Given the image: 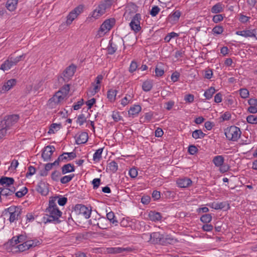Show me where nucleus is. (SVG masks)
<instances>
[{
  "mask_svg": "<svg viewBox=\"0 0 257 257\" xmlns=\"http://www.w3.org/2000/svg\"><path fill=\"white\" fill-rule=\"evenodd\" d=\"M46 216L43 217L44 222L46 223L47 222H54L59 223L61 222L59 217L62 215V212L58 208H53L51 210L46 209Z\"/></svg>",
  "mask_w": 257,
  "mask_h": 257,
  "instance_id": "f257e3e1",
  "label": "nucleus"
},
{
  "mask_svg": "<svg viewBox=\"0 0 257 257\" xmlns=\"http://www.w3.org/2000/svg\"><path fill=\"white\" fill-rule=\"evenodd\" d=\"M72 208L74 209L71 211V213H70L69 212H68L69 214V216L68 218V221H70V219L72 220V214L73 215L75 214H81L86 219L89 218L90 216L91 213V208L89 209L82 204H76L74 208L72 207Z\"/></svg>",
  "mask_w": 257,
  "mask_h": 257,
  "instance_id": "f03ea898",
  "label": "nucleus"
},
{
  "mask_svg": "<svg viewBox=\"0 0 257 257\" xmlns=\"http://www.w3.org/2000/svg\"><path fill=\"white\" fill-rule=\"evenodd\" d=\"M112 4V0H104L101 2L94 10L92 17L94 18H98L105 13L107 9H109Z\"/></svg>",
  "mask_w": 257,
  "mask_h": 257,
  "instance_id": "7ed1b4c3",
  "label": "nucleus"
},
{
  "mask_svg": "<svg viewBox=\"0 0 257 257\" xmlns=\"http://www.w3.org/2000/svg\"><path fill=\"white\" fill-rule=\"evenodd\" d=\"M241 134L240 128L235 126H231L225 130V136L229 141H237L240 137Z\"/></svg>",
  "mask_w": 257,
  "mask_h": 257,
  "instance_id": "20e7f679",
  "label": "nucleus"
},
{
  "mask_svg": "<svg viewBox=\"0 0 257 257\" xmlns=\"http://www.w3.org/2000/svg\"><path fill=\"white\" fill-rule=\"evenodd\" d=\"M83 6L82 5H79L71 11L67 16V20L66 21L67 25L68 26L71 25L72 22L78 17V16L83 12Z\"/></svg>",
  "mask_w": 257,
  "mask_h": 257,
  "instance_id": "39448f33",
  "label": "nucleus"
},
{
  "mask_svg": "<svg viewBox=\"0 0 257 257\" xmlns=\"http://www.w3.org/2000/svg\"><path fill=\"white\" fill-rule=\"evenodd\" d=\"M5 211L9 212L10 214L9 220L10 222H13L19 219L22 212V209L17 206H11L6 209Z\"/></svg>",
  "mask_w": 257,
  "mask_h": 257,
  "instance_id": "423d86ee",
  "label": "nucleus"
},
{
  "mask_svg": "<svg viewBox=\"0 0 257 257\" xmlns=\"http://www.w3.org/2000/svg\"><path fill=\"white\" fill-rule=\"evenodd\" d=\"M141 20V16L140 14H136L133 18L130 23V26L131 29L134 31L135 33L139 32L141 30L140 26V21Z\"/></svg>",
  "mask_w": 257,
  "mask_h": 257,
  "instance_id": "0eeeda50",
  "label": "nucleus"
},
{
  "mask_svg": "<svg viewBox=\"0 0 257 257\" xmlns=\"http://www.w3.org/2000/svg\"><path fill=\"white\" fill-rule=\"evenodd\" d=\"M76 68L75 65L72 64L65 69L62 74L63 77H62L65 82H68L72 78L76 70Z\"/></svg>",
  "mask_w": 257,
  "mask_h": 257,
  "instance_id": "6e6552de",
  "label": "nucleus"
},
{
  "mask_svg": "<svg viewBox=\"0 0 257 257\" xmlns=\"http://www.w3.org/2000/svg\"><path fill=\"white\" fill-rule=\"evenodd\" d=\"M59 92H56L52 97L49 99L47 103V106L49 108H55L63 100V98L59 95Z\"/></svg>",
  "mask_w": 257,
  "mask_h": 257,
  "instance_id": "1a4fd4ad",
  "label": "nucleus"
},
{
  "mask_svg": "<svg viewBox=\"0 0 257 257\" xmlns=\"http://www.w3.org/2000/svg\"><path fill=\"white\" fill-rule=\"evenodd\" d=\"M55 150V148L53 146H47L45 147L42 154V157L45 161H48L51 160L52 155Z\"/></svg>",
  "mask_w": 257,
  "mask_h": 257,
  "instance_id": "9d476101",
  "label": "nucleus"
},
{
  "mask_svg": "<svg viewBox=\"0 0 257 257\" xmlns=\"http://www.w3.org/2000/svg\"><path fill=\"white\" fill-rule=\"evenodd\" d=\"M19 119V116L18 114H13L6 116L4 120L5 121L6 127L9 128L11 126L16 123Z\"/></svg>",
  "mask_w": 257,
  "mask_h": 257,
  "instance_id": "9b49d317",
  "label": "nucleus"
},
{
  "mask_svg": "<svg viewBox=\"0 0 257 257\" xmlns=\"http://www.w3.org/2000/svg\"><path fill=\"white\" fill-rule=\"evenodd\" d=\"M235 34L237 35L241 36L245 38L253 37L257 40L255 29L238 31L236 32Z\"/></svg>",
  "mask_w": 257,
  "mask_h": 257,
  "instance_id": "f8f14e48",
  "label": "nucleus"
},
{
  "mask_svg": "<svg viewBox=\"0 0 257 257\" xmlns=\"http://www.w3.org/2000/svg\"><path fill=\"white\" fill-rule=\"evenodd\" d=\"M114 19H110L105 20L101 25L100 30L102 32L110 30L115 24Z\"/></svg>",
  "mask_w": 257,
  "mask_h": 257,
  "instance_id": "ddd939ff",
  "label": "nucleus"
},
{
  "mask_svg": "<svg viewBox=\"0 0 257 257\" xmlns=\"http://www.w3.org/2000/svg\"><path fill=\"white\" fill-rule=\"evenodd\" d=\"M150 237L151 238V242L152 243L162 244L163 234H161L159 232H154L150 234Z\"/></svg>",
  "mask_w": 257,
  "mask_h": 257,
  "instance_id": "4468645a",
  "label": "nucleus"
},
{
  "mask_svg": "<svg viewBox=\"0 0 257 257\" xmlns=\"http://www.w3.org/2000/svg\"><path fill=\"white\" fill-rule=\"evenodd\" d=\"M209 206L216 210L222 209L225 208L229 209L230 208L229 204L226 202H222L220 203L213 202L209 205Z\"/></svg>",
  "mask_w": 257,
  "mask_h": 257,
  "instance_id": "2eb2a0df",
  "label": "nucleus"
},
{
  "mask_svg": "<svg viewBox=\"0 0 257 257\" xmlns=\"http://www.w3.org/2000/svg\"><path fill=\"white\" fill-rule=\"evenodd\" d=\"M14 179L11 177L3 176L0 178V184L6 187H10L14 183Z\"/></svg>",
  "mask_w": 257,
  "mask_h": 257,
  "instance_id": "dca6fc26",
  "label": "nucleus"
},
{
  "mask_svg": "<svg viewBox=\"0 0 257 257\" xmlns=\"http://www.w3.org/2000/svg\"><path fill=\"white\" fill-rule=\"evenodd\" d=\"M162 239V245H166L167 244H173L177 242V240L174 237H173L170 234H163V237Z\"/></svg>",
  "mask_w": 257,
  "mask_h": 257,
  "instance_id": "f3484780",
  "label": "nucleus"
},
{
  "mask_svg": "<svg viewBox=\"0 0 257 257\" xmlns=\"http://www.w3.org/2000/svg\"><path fill=\"white\" fill-rule=\"evenodd\" d=\"M192 182L191 180L188 178L180 179L177 181V184L181 188L187 187L192 184Z\"/></svg>",
  "mask_w": 257,
  "mask_h": 257,
  "instance_id": "a211bd4d",
  "label": "nucleus"
},
{
  "mask_svg": "<svg viewBox=\"0 0 257 257\" xmlns=\"http://www.w3.org/2000/svg\"><path fill=\"white\" fill-rule=\"evenodd\" d=\"M88 139V134L86 132H82L76 139V143L77 145L85 144L87 142Z\"/></svg>",
  "mask_w": 257,
  "mask_h": 257,
  "instance_id": "6ab92c4d",
  "label": "nucleus"
},
{
  "mask_svg": "<svg viewBox=\"0 0 257 257\" xmlns=\"http://www.w3.org/2000/svg\"><path fill=\"white\" fill-rule=\"evenodd\" d=\"M96 225L101 229H105L108 227L109 222L105 217H100L98 219Z\"/></svg>",
  "mask_w": 257,
  "mask_h": 257,
  "instance_id": "aec40b11",
  "label": "nucleus"
},
{
  "mask_svg": "<svg viewBox=\"0 0 257 257\" xmlns=\"http://www.w3.org/2000/svg\"><path fill=\"white\" fill-rule=\"evenodd\" d=\"M14 66L13 61L11 60L10 57L6 60L1 66L0 69L3 71H6L10 69Z\"/></svg>",
  "mask_w": 257,
  "mask_h": 257,
  "instance_id": "412c9836",
  "label": "nucleus"
},
{
  "mask_svg": "<svg viewBox=\"0 0 257 257\" xmlns=\"http://www.w3.org/2000/svg\"><path fill=\"white\" fill-rule=\"evenodd\" d=\"M149 217L150 219L153 221H159L162 218L161 214L155 211H151L149 213Z\"/></svg>",
  "mask_w": 257,
  "mask_h": 257,
  "instance_id": "4be33fe9",
  "label": "nucleus"
},
{
  "mask_svg": "<svg viewBox=\"0 0 257 257\" xmlns=\"http://www.w3.org/2000/svg\"><path fill=\"white\" fill-rule=\"evenodd\" d=\"M17 80L15 79H11L8 80L3 86L2 90L4 91L9 90L13 86L16 85Z\"/></svg>",
  "mask_w": 257,
  "mask_h": 257,
  "instance_id": "5701e85b",
  "label": "nucleus"
},
{
  "mask_svg": "<svg viewBox=\"0 0 257 257\" xmlns=\"http://www.w3.org/2000/svg\"><path fill=\"white\" fill-rule=\"evenodd\" d=\"M224 6L221 3H218L214 5L211 9V12L213 14H218L223 12Z\"/></svg>",
  "mask_w": 257,
  "mask_h": 257,
  "instance_id": "b1692460",
  "label": "nucleus"
},
{
  "mask_svg": "<svg viewBox=\"0 0 257 257\" xmlns=\"http://www.w3.org/2000/svg\"><path fill=\"white\" fill-rule=\"evenodd\" d=\"M36 190L43 195H46L48 193V189L44 183H39L37 186Z\"/></svg>",
  "mask_w": 257,
  "mask_h": 257,
  "instance_id": "393cba45",
  "label": "nucleus"
},
{
  "mask_svg": "<svg viewBox=\"0 0 257 257\" xmlns=\"http://www.w3.org/2000/svg\"><path fill=\"white\" fill-rule=\"evenodd\" d=\"M62 173L64 175L68 173L74 172L75 167L73 165L71 164H67L64 165L61 168Z\"/></svg>",
  "mask_w": 257,
  "mask_h": 257,
  "instance_id": "a878e982",
  "label": "nucleus"
},
{
  "mask_svg": "<svg viewBox=\"0 0 257 257\" xmlns=\"http://www.w3.org/2000/svg\"><path fill=\"white\" fill-rule=\"evenodd\" d=\"M142 108L139 105H135L134 106L131 107L128 110V115L130 116H132L134 117L135 115H136L139 114V113L141 111Z\"/></svg>",
  "mask_w": 257,
  "mask_h": 257,
  "instance_id": "bb28decb",
  "label": "nucleus"
},
{
  "mask_svg": "<svg viewBox=\"0 0 257 257\" xmlns=\"http://www.w3.org/2000/svg\"><path fill=\"white\" fill-rule=\"evenodd\" d=\"M18 0H8L6 7L10 11H14L17 7Z\"/></svg>",
  "mask_w": 257,
  "mask_h": 257,
  "instance_id": "cd10ccee",
  "label": "nucleus"
},
{
  "mask_svg": "<svg viewBox=\"0 0 257 257\" xmlns=\"http://www.w3.org/2000/svg\"><path fill=\"white\" fill-rule=\"evenodd\" d=\"M224 161V157L222 156L218 155L214 157L212 162L216 167H219L223 164Z\"/></svg>",
  "mask_w": 257,
  "mask_h": 257,
  "instance_id": "c85d7f7f",
  "label": "nucleus"
},
{
  "mask_svg": "<svg viewBox=\"0 0 257 257\" xmlns=\"http://www.w3.org/2000/svg\"><path fill=\"white\" fill-rule=\"evenodd\" d=\"M153 87V81L151 80H147L143 82L142 89L146 92L149 91Z\"/></svg>",
  "mask_w": 257,
  "mask_h": 257,
  "instance_id": "c756f323",
  "label": "nucleus"
},
{
  "mask_svg": "<svg viewBox=\"0 0 257 257\" xmlns=\"http://www.w3.org/2000/svg\"><path fill=\"white\" fill-rule=\"evenodd\" d=\"M70 90V86L69 84H66L63 86L60 90H59L57 92H59L60 94L59 95L62 96L63 99L67 95Z\"/></svg>",
  "mask_w": 257,
  "mask_h": 257,
  "instance_id": "7c9ffc66",
  "label": "nucleus"
},
{
  "mask_svg": "<svg viewBox=\"0 0 257 257\" xmlns=\"http://www.w3.org/2000/svg\"><path fill=\"white\" fill-rule=\"evenodd\" d=\"M115 215L113 212L110 211L107 213L106 219H107V221L110 223L115 224V225H117L118 221L117 220L115 219Z\"/></svg>",
  "mask_w": 257,
  "mask_h": 257,
  "instance_id": "2f4dec72",
  "label": "nucleus"
},
{
  "mask_svg": "<svg viewBox=\"0 0 257 257\" xmlns=\"http://www.w3.org/2000/svg\"><path fill=\"white\" fill-rule=\"evenodd\" d=\"M192 137L195 139H202L206 136V134L203 133L201 130H196L193 132Z\"/></svg>",
  "mask_w": 257,
  "mask_h": 257,
  "instance_id": "473e14b6",
  "label": "nucleus"
},
{
  "mask_svg": "<svg viewBox=\"0 0 257 257\" xmlns=\"http://www.w3.org/2000/svg\"><path fill=\"white\" fill-rule=\"evenodd\" d=\"M16 191V188L15 187H12L10 188H8V187H4L3 188V196H5L6 197L12 195Z\"/></svg>",
  "mask_w": 257,
  "mask_h": 257,
  "instance_id": "72a5a7b5",
  "label": "nucleus"
},
{
  "mask_svg": "<svg viewBox=\"0 0 257 257\" xmlns=\"http://www.w3.org/2000/svg\"><path fill=\"white\" fill-rule=\"evenodd\" d=\"M117 90L110 89L107 91V97L111 101L113 102L115 100Z\"/></svg>",
  "mask_w": 257,
  "mask_h": 257,
  "instance_id": "f704fd0d",
  "label": "nucleus"
},
{
  "mask_svg": "<svg viewBox=\"0 0 257 257\" xmlns=\"http://www.w3.org/2000/svg\"><path fill=\"white\" fill-rule=\"evenodd\" d=\"M215 91L214 87H211L204 92V95L207 99H209L212 97L213 94L215 93Z\"/></svg>",
  "mask_w": 257,
  "mask_h": 257,
  "instance_id": "c9c22d12",
  "label": "nucleus"
},
{
  "mask_svg": "<svg viewBox=\"0 0 257 257\" xmlns=\"http://www.w3.org/2000/svg\"><path fill=\"white\" fill-rule=\"evenodd\" d=\"M125 249L121 247H110L107 248V252L109 253H121L124 251Z\"/></svg>",
  "mask_w": 257,
  "mask_h": 257,
  "instance_id": "e433bc0d",
  "label": "nucleus"
},
{
  "mask_svg": "<svg viewBox=\"0 0 257 257\" xmlns=\"http://www.w3.org/2000/svg\"><path fill=\"white\" fill-rule=\"evenodd\" d=\"M181 12L177 10L174 12L170 16V18L174 22H177L179 20Z\"/></svg>",
  "mask_w": 257,
  "mask_h": 257,
  "instance_id": "4c0bfd02",
  "label": "nucleus"
},
{
  "mask_svg": "<svg viewBox=\"0 0 257 257\" xmlns=\"http://www.w3.org/2000/svg\"><path fill=\"white\" fill-rule=\"evenodd\" d=\"M103 148H100L96 150L93 156V160L94 161H98L101 158V154Z\"/></svg>",
  "mask_w": 257,
  "mask_h": 257,
  "instance_id": "58836bf2",
  "label": "nucleus"
},
{
  "mask_svg": "<svg viewBox=\"0 0 257 257\" xmlns=\"http://www.w3.org/2000/svg\"><path fill=\"white\" fill-rule=\"evenodd\" d=\"M212 220V216L210 214H205L201 216L200 217V220L204 223H208L210 222Z\"/></svg>",
  "mask_w": 257,
  "mask_h": 257,
  "instance_id": "ea45409f",
  "label": "nucleus"
},
{
  "mask_svg": "<svg viewBox=\"0 0 257 257\" xmlns=\"http://www.w3.org/2000/svg\"><path fill=\"white\" fill-rule=\"evenodd\" d=\"M126 8V11H129L130 13H136L138 11L137 6L133 3H128Z\"/></svg>",
  "mask_w": 257,
  "mask_h": 257,
  "instance_id": "a19ab883",
  "label": "nucleus"
},
{
  "mask_svg": "<svg viewBox=\"0 0 257 257\" xmlns=\"http://www.w3.org/2000/svg\"><path fill=\"white\" fill-rule=\"evenodd\" d=\"M74 177V174L65 176L60 179V182L62 184H66L70 182Z\"/></svg>",
  "mask_w": 257,
  "mask_h": 257,
  "instance_id": "79ce46f5",
  "label": "nucleus"
},
{
  "mask_svg": "<svg viewBox=\"0 0 257 257\" xmlns=\"http://www.w3.org/2000/svg\"><path fill=\"white\" fill-rule=\"evenodd\" d=\"M57 198H58V197H55L52 198L51 200H50L49 202V206L46 209H49V210H51V209L53 208H58V207L55 202Z\"/></svg>",
  "mask_w": 257,
  "mask_h": 257,
  "instance_id": "37998d69",
  "label": "nucleus"
},
{
  "mask_svg": "<svg viewBox=\"0 0 257 257\" xmlns=\"http://www.w3.org/2000/svg\"><path fill=\"white\" fill-rule=\"evenodd\" d=\"M116 49L115 45L112 42H109V46L107 48L108 53L112 55L116 52Z\"/></svg>",
  "mask_w": 257,
  "mask_h": 257,
  "instance_id": "c03bdc74",
  "label": "nucleus"
},
{
  "mask_svg": "<svg viewBox=\"0 0 257 257\" xmlns=\"http://www.w3.org/2000/svg\"><path fill=\"white\" fill-rule=\"evenodd\" d=\"M109 169L112 172H115L118 169L117 164L115 161H111L108 165Z\"/></svg>",
  "mask_w": 257,
  "mask_h": 257,
  "instance_id": "a18cd8bd",
  "label": "nucleus"
},
{
  "mask_svg": "<svg viewBox=\"0 0 257 257\" xmlns=\"http://www.w3.org/2000/svg\"><path fill=\"white\" fill-rule=\"evenodd\" d=\"M25 54H22L18 57H17L16 58H13L12 57H10L11 60L13 61V63L14 65H17V64L21 61V60H23L25 58Z\"/></svg>",
  "mask_w": 257,
  "mask_h": 257,
  "instance_id": "49530a36",
  "label": "nucleus"
},
{
  "mask_svg": "<svg viewBox=\"0 0 257 257\" xmlns=\"http://www.w3.org/2000/svg\"><path fill=\"white\" fill-rule=\"evenodd\" d=\"M246 121L251 124H257V116L253 115H249L246 117Z\"/></svg>",
  "mask_w": 257,
  "mask_h": 257,
  "instance_id": "de8ad7c7",
  "label": "nucleus"
},
{
  "mask_svg": "<svg viewBox=\"0 0 257 257\" xmlns=\"http://www.w3.org/2000/svg\"><path fill=\"white\" fill-rule=\"evenodd\" d=\"M28 192V189L25 187L21 191H19L15 193L16 196L18 198H21L26 195Z\"/></svg>",
  "mask_w": 257,
  "mask_h": 257,
  "instance_id": "09e8293b",
  "label": "nucleus"
},
{
  "mask_svg": "<svg viewBox=\"0 0 257 257\" xmlns=\"http://www.w3.org/2000/svg\"><path fill=\"white\" fill-rule=\"evenodd\" d=\"M61 173L58 171L55 170L51 174V178L53 181H58Z\"/></svg>",
  "mask_w": 257,
  "mask_h": 257,
  "instance_id": "8fccbe9b",
  "label": "nucleus"
},
{
  "mask_svg": "<svg viewBox=\"0 0 257 257\" xmlns=\"http://www.w3.org/2000/svg\"><path fill=\"white\" fill-rule=\"evenodd\" d=\"M223 31V28L221 26H216L212 29V32L215 34H221Z\"/></svg>",
  "mask_w": 257,
  "mask_h": 257,
  "instance_id": "3c124183",
  "label": "nucleus"
},
{
  "mask_svg": "<svg viewBox=\"0 0 257 257\" xmlns=\"http://www.w3.org/2000/svg\"><path fill=\"white\" fill-rule=\"evenodd\" d=\"M240 95L243 98L248 97L249 95V91L246 88H241L239 90Z\"/></svg>",
  "mask_w": 257,
  "mask_h": 257,
  "instance_id": "603ef678",
  "label": "nucleus"
},
{
  "mask_svg": "<svg viewBox=\"0 0 257 257\" xmlns=\"http://www.w3.org/2000/svg\"><path fill=\"white\" fill-rule=\"evenodd\" d=\"M160 11V9L158 6H154L150 11V15L153 17H155Z\"/></svg>",
  "mask_w": 257,
  "mask_h": 257,
  "instance_id": "864d4df0",
  "label": "nucleus"
},
{
  "mask_svg": "<svg viewBox=\"0 0 257 257\" xmlns=\"http://www.w3.org/2000/svg\"><path fill=\"white\" fill-rule=\"evenodd\" d=\"M86 118L85 117L84 114H80L77 118V122L80 125H82L84 122H86Z\"/></svg>",
  "mask_w": 257,
  "mask_h": 257,
  "instance_id": "5fc2aeb1",
  "label": "nucleus"
},
{
  "mask_svg": "<svg viewBox=\"0 0 257 257\" xmlns=\"http://www.w3.org/2000/svg\"><path fill=\"white\" fill-rule=\"evenodd\" d=\"M224 17V15H221V14L216 15L214 16H213L212 20L214 23H217L221 21L223 19Z\"/></svg>",
  "mask_w": 257,
  "mask_h": 257,
  "instance_id": "6e6d98bb",
  "label": "nucleus"
},
{
  "mask_svg": "<svg viewBox=\"0 0 257 257\" xmlns=\"http://www.w3.org/2000/svg\"><path fill=\"white\" fill-rule=\"evenodd\" d=\"M250 19V17H247L241 14L239 15V21L242 23H246Z\"/></svg>",
  "mask_w": 257,
  "mask_h": 257,
  "instance_id": "4d7b16f0",
  "label": "nucleus"
},
{
  "mask_svg": "<svg viewBox=\"0 0 257 257\" xmlns=\"http://www.w3.org/2000/svg\"><path fill=\"white\" fill-rule=\"evenodd\" d=\"M112 117L114 121L117 122L122 119V117L120 116L118 112L113 111Z\"/></svg>",
  "mask_w": 257,
  "mask_h": 257,
  "instance_id": "13d9d810",
  "label": "nucleus"
},
{
  "mask_svg": "<svg viewBox=\"0 0 257 257\" xmlns=\"http://www.w3.org/2000/svg\"><path fill=\"white\" fill-rule=\"evenodd\" d=\"M138 68V64L135 61H132L130 68H129V71L131 73L134 72Z\"/></svg>",
  "mask_w": 257,
  "mask_h": 257,
  "instance_id": "bf43d9fd",
  "label": "nucleus"
},
{
  "mask_svg": "<svg viewBox=\"0 0 257 257\" xmlns=\"http://www.w3.org/2000/svg\"><path fill=\"white\" fill-rule=\"evenodd\" d=\"M93 189H96L98 188L100 184V179L99 178H95L92 181Z\"/></svg>",
  "mask_w": 257,
  "mask_h": 257,
  "instance_id": "052dcab7",
  "label": "nucleus"
},
{
  "mask_svg": "<svg viewBox=\"0 0 257 257\" xmlns=\"http://www.w3.org/2000/svg\"><path fill=\"white\" fill-rule=\"evenodd\" d=\"M36 169L35 167L32 166H30L28 167V171L26 173V177H28V176H32L35 173Z\"/></svg>",
  "mask_w": 257,
  "mask_h": 257,
  "instance_id": "680f3d73",
  "label": "nucleus"
},
{
  "mask_svg": "<svg viewBox=\"0 0 257 257\" xmlns=\"http://www.w3.org/2000/svg\"><path fill=\"white\" fill-rule=\"evenodd\" d=\"M213 225L210 224L205 223L204 224L202 228L204 231H210L213 229Z\"/></svg>",
  "mask_w": 257,
  "mask_h": 257,
  "instance_id": "e2e57ef3",
  "label": "nucleus"
},
{
  "mask_svg": "<svg viewBox=\"0 0 257 257\" xmlns=\"http://www.w3.org/2000/svg\"><path fill=\"white\" fill-rule=\"evenodd\" d=\"M131 99L132 96L130 95L126 96L123 99H122L121 104L123 106H125L128 104Z\"/></svg>",
  "mask_w": 257,
  "mask_h": 257,
  "instance_id": "0e129e2a",
  "label": "nucleus"
},
{
  "mask_svg": "<svg viewBox=\"0 0 257 257\" xmlns=\"http://www.w3.org/2000/svg\"><path fill=\"white\" fill-rule=\"evenodd\" d=\"M180 77V73L177 71L173 72L171 75V80L173 82L177 81Z\"/></svg>",
  "mask_w": 257,
  "mask_h": 257,
  "instance_id": "69168bd1",
  "label": "nucleus"
},
{
  "mask_svg": "<svg viewBox=\"0 0 257 257\" xmlns=\"http://www.w3.org/2000/svg\"><path fill=\"white\" fill-rule=\"evenodd\" d=\"M194 99V96L193 94H187L185 96L184 100L186 102L189 103H192L193 102Z\"/></svg>",
  "mask_w": 257,
  "mask_h": 257,
  "instance_id": "338daca9",
  "label": "nucleus"
},
{
  "mask_svg": "<svg viewBox=\"0 0 257 257\" xmlns=\"http://www.w3.org/2000/svg\"><path fill=\"white\" fill-rule=\"evenodd\" d=\"M151 200V198L149 196L144 195L141 198V202L144 204H148Z\"/></svg>",
  "mask_w": 257,
  "mask_h": 257,
  "instance_id": "774afa93",
  "label": "nucleus"
}]
</instances>
